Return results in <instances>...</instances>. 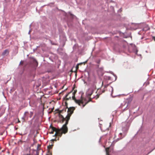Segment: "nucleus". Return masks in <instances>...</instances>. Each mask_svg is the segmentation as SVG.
Here are the masks:
<instances>
[{"label": "nucleus", "instance_id": "1", "mask_svg": "<svg viewBox=\"0 0 155 155\" xmlns=\"http://www.w3.org/2000/svg\"><path fill=\"white\" fill-rule=\"evenodd\" d=\"M49 130L50 134H53L54 132H55V133L54 136H58L61 137L63 134H65L67 133L68 128L66 125L65 127H64V125L60 129H57L51 125Z\"/></svg>", "mask_w": 155, "mask_h": 155}, {"label": "nucleus", "instance_id": "2", "mask_svg": "<svg viewBox=\"0 0 155 155\" xmlns=\"http://www.w3.org/2000/svg\"><path fill=\"white\" fill-rule=\"evenodd\" d=\"M65 106H66V108H68V110L67 111L68 114L66 117V122L64 124V127H65L66 125L67 126V125L68 124L70 117L71 114L73 113L75 109V108L74 107H71L68 108V103L67 102H65Z\"/></svg>", "mask_w": 155, "mask_h": 155}, {"label": "nucleus", "instance_id": "3", "mask_svg": "<svg viewBox=\"0 0 155 155\" xmlns=\"http://www.w3.org/2000/svg\"><path fill=\"white\" fill-rule=\"evenodd\" d=\"M77 90H74V91L72 93V94L71 95L72 99L74 100L75 102L78 104L79 106H81V105H82V108H83L88 102H89L91 100H90L89 101H87V102H86L84 104V102L82 100H77L76 99L75 97V94L77 92Z\"/></svg>", "mask_w": 155, "mask_h": 155}, {"label": "nucleus", "instance_id": "4", "mask_svg": "<svg viewBox=\"0 0 155 155\" xmlns=\"http://www.w3.org/2000/svg\"><path fill=\"white\" fill-rule=\"evenodd\" d=\"M93 91V89L91 88H90L88 89V91L87 92V93L88 97L89 98V100L88 101H89L90 99L91 100V101H91L92 99L94 98H95L96 99H97V98L99 97V95L97 94L95 97H93L92 98H91V96L92 94Z\"/></svg>", "mask_w": 155, "mask_h": 155}, {"label": "nucleus", "instance_id": "5", "mask_svg": "<svg viewBox=\"0 0 155 155\" xmlns=\"http://www.w3.org/2000/svg\"><path fill=\"white\" fill-rule=\"evenodd\" d=\"M33 115V112H30L29 113L28 112H25L24 114V118L26 120L28 119V116L29 115V117L30 118H31Z\"/></svg>", "mask_w": 155, "mask_h": 155}, {"label": "nucleus", "instance_id": "6", "mask_svg": "<svg viewBox=\"0 0 155 155\" xmlns=\"http://www.w3.org/2000/svg\"><path fill=\"white\" fill-rule=\"evenodd\" d=\"M71 93V92L69 93L68 94H67L66 97H65L64 99L66 101H68L69 99H71V95H70Z\"/></svg>", "mask_w": 155, "mask_h": 155}, {"label": "nucleus", "instance_id": "7", "mask_svg": "<svg viewBox=\"0 0 155 155\" xmlns=\"http://www.w3.org/2000/svg\"><path fill=\"white\" fill-rule=\"evenodd\" d=\"M58 116L62 123L64 122L65 120L66 121V117L65 118H64L62 115L61 114H58Z\"/></svg>", "mask_w": 155, "mask_h": 155}, {"label": "nucleus", "instance_id": "8", "mask_svg": "<svg viewBox=\"0 0 155 155\" xmlns=\"http://www.w3.org/2000/svg\"><path fill=\"white\" fill-rule=\"evenodd\" d=\"M9 53V51L8 50H5L2 53V55L4 56L6 54H8Z\"/></svg>", "mask_w": 155, "mask_h": 155}, {"label": "nucleus", "instance_id": "9", "mask_svg": "<svg viewBox=\"0 0 155 155\" xmlns=\"http://www.w3.org/2000/svg\"><path fill=\"white\" fill-rule=\"evenodd\" d=\"M33 63L35 65V66L37 67L38 65V63L37 61L35 59H33Z\"/></svg>", "mask_w": 155, "mask_h": 155}, {"label": "nucleus", "instance_id": "10", "mask_svg": "<svg viewBox=\"0 0 155 155\" xmlns=\"http://www.w3.org/2000/svg\"><path fill=\"white\" fill-rule=\"evenodd\" d=\"M109 147H107L105 149L106 155H109Z\"/></svg>", "mask_w": 155, "mask_h": 155}, {"label": "nucleus", "instance_id": "11", "mask_svg": "<svg viewBox=\"0 0 155 155\" xmlns=\"http://www.w3.org/2000/svg\"><path fill=\"white\" fill-rule=\"evenodd\" d=\"M64 111L65 112L66 111V108H65V109H63L61 110H58V113L59 114H61V113L62 112Z\"/></svg>", "mask_w": 155, "mask_h": 155}, {"label": "nucleus", "instance_id": "12", "mask_svg": "<svg viewBox=\"0 0 155 155\" xmlns=\"http://www.w3.org/2000/svg\"><path fill=\"white\" fill-rule=\"evenodd\" d=\"M41 145L38 144L37 146V150L38 151H39L40 150Z\"/></svg>", "mask_w": 155, "mask_h": 155}, {"label": "nucleus", "instance_id": "13", "mask_svg": "<svg viewBox=\"0 0 155 155\" xmlns=\"http://www.w3.org/2000/svg\"><path fill=\"white\" fill-rule=\"evenodd\" d=\"M53 146V145H49L48 146V149H50L52 148V147Z\"/></svg>", "mask_w": 155, "mask_h": 155}, {"label": "nucleus", "instance_id": "14", "mask_svg": "<svg viewBox=\"0 0 155 155\" xmlns=\"http://www.w3.org/2000/svg\"><path fill=\"white\" fill-rule=\"evenodd\" d=\"M51 153L50 151L49 150H48V154H47V155H51Z\"/></svg>", "mask_w": 155, "mask_h": 155}, {"label": "nucleus", "instance_id": "15", "mask_svg": "<svg viewBox=\"0 0 155 155\" xmlns=\"http://www.w3.org/2000/svg\"><path fill=\"white\" fill-rule=\"evenodd\" d=\"M23 63V62L21 61L20 62V64L22 65Z\"/></svg>", "mask_w": 155, "mask_h": 155}, {"label": "nucleus", "instance_id": "16", "mask_svg": "<svg viewBox=\"0 0 155 155\" xmlns=\"http://www.w3.org/2000/svg\"><path fill=\"white\" fill-rule=\"evenodd\" d=\"M100 60H98V61H97L96 62L97 63V64H99L100 63Z\"/></svg>", "mask_w": 155, "mask_h": 155}, {"label": "nucleus", "instance_id": "17", "mask_svg": "<svg viewBox=\"0 0 155 155\" xmlns=\"http://www.w3.org/2000/svg\"><path fill=\"white\" fill-rule=\"evenodd\" d=\"M152 39L154 40V41H155V37L153 36L152 37Z\"/></svg>", "mask_w": 155, "mask_h": 155}, {"label": "nucleus", "instance_id": "18", "mask_svg": "<svg viewBox=\"0 0 155 155\" xmlns=\"http://www.w3.org/2000/svg\"><path fill=\"white\" fill-rule=\"evenodd\" d=\"M22 143V141H19V142H18V143L19 144H21V143Z\"/></svg>", "mask_w": 155, "mask_h": 155}, {"label": "nucleus", "instance_id": "19", "mask_svg": "<svg viewBox=\"0 0 155 155\" xmlns=\"http://www.w3.org/2000/svg\"><path fill=\"white\" fill-rule=\"evenodd\" d=\"M122 138H121L120 139L118 138L117 139V140L116 141H117L118 140H119L120 139H121Z\"/></svg>", "mask_w": 155, "mask_h": 155}, {"label": "nucleus", "instance_id": "20", "mask_svg": "<svg viewBox=\"0 0 155 155\" xmlns=\"http://www.w3.org/2000/svg\"><path fill=\"white\" fill-rule=\"evenodd\" d=\"M56 138L55 139H53V140H52V141H56L57 140H56Z\"/></svg>", "mask_w": 155, "mask_h": 155}, {"label": "nucleus", "instance_id": "21", "mask_svg": "<svg viewBox=\"0 0 155 155\" xmlns=\"http://www.w3.org/2000/svg\"><path fill=\"white\" fill-rule=\"evenodd\" d=\"M78 65H77L76 67V68L77 69H78Z\"/></svg>", "mask_w": 155, "mask_h": 155}, {"label": "nucleus", "instance_id": "22", "mask_svg": "<svg viewBox=\"0 0 155 155\" xmlns=\"http://www.w3.org/2000/svg\"><path fill=\"white\" fill-rule=\"evenodd\" d=\"M120 135H122V134L121 133H120Z\"/></svg>", "mask_w": 155, "mask_h": 155}, {"label": "nucleus", "instance_id": "23", "mask_svg": "<svg viewBox=\"0 0 155 155\" xmlns=\"http://www.w3.org/2000/svg\"><path fill=\"white\" fill-rule=\"evenodd\" d=\"M97 67H99V65H97Z\"/></svg>", "mask_w": 155, "mask_h": 155}, {"label": "nucleus", "instance_id": "24", "mask_svg": "<svg viewBox=\"0 0 155 155\" xmlns=\"http://www.w3.org/2000/svg\"><path fill=\"white\" fill-rule=\"evenodd\" d=\"M18 122H20V121L19 120H18Z\"/></svg>", "mask_w": 155, "mask_h": 155}, {"label": "nucleus", "instance_id": "25", "mask_svg": "<svg viewBox=\"0 0 155 155\" xmlns=\"http://www.w3.org/2000/svg\"><path fill=\"white\" fill-rule=\"evenodd\" d=\"M59 140V138H58V139H57V140Z\"/></svg>", "mask_w": 155, "mask_h": 155}, {"label": "nucleus", "instance_id": "26", "mask_svg": "<svg viewBox=\"0 0 155 155\" xmlns=\"http://www.w3.org/2000/svg\"><path fill=\"white\" fill-rule=\"evenodd\" d=\"M125 134L124 136V137L125 136Z\"/></svg>", "mask_w": 155, "mask_h": 155}]
</instances>
